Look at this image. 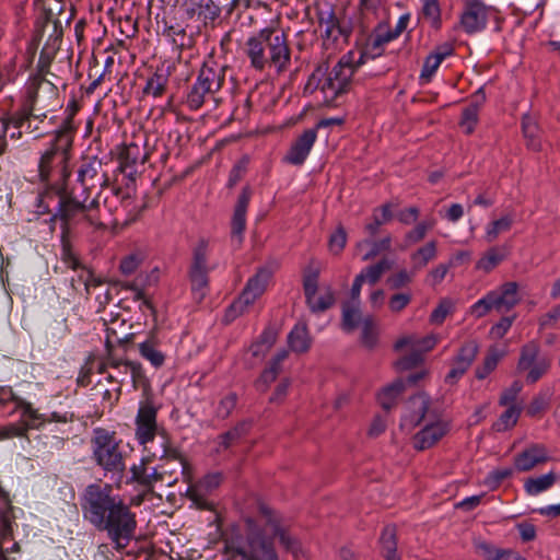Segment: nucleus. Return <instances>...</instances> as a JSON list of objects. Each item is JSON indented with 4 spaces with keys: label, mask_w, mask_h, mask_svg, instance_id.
Wrapping results in <instances>:
<instances>
[{
    "label": "nucleus",
    "mask_w": 560,
    "mask_h": 560,
    "mask_svg": "<svg viewBox=\"0 0 560 560\" xmlns=\"http://www.w3.org/2000/svg\"><path fill=\"white\" fill-rule=\"evenodd\" d=\"M210 243L206 238H199L191 249V264L189 267V280L191 289L199 298H203L208 288V273Z\"/></svg>",
    "instance_id": "9b49d317"
},
{
    "label": "nucleus",
    "mask_w": 560,
    "mask_h": 560,
    "mask_svg": "<svg viewBox=\"0 0 560 560\" xmlns=\"http://www.w3.org/2000/svg\"><path fill=\"white\" fill-rule=\"evenodd\" d=\"M61 260L69 268L77 272V278H71V287L78 290L82 284L86 294L91 293L92 288L102 287L101 279L93 276V273L83 267L77 256L68 247H63Z\"/></svg>",
    "instance_id": "dca6fc26"
},
{
    "label": "nucleus",
    "mask_w": 560,
    "mask_h": 560,
    "mask_svg": "<svg viewBox=\"0 0 560 560\" xmlns=\"http://www.w3.org/2000/svg\"><path fill=\"white\" fill-rule=\"evenodd\" d=\"M477 553L486 560H525L518 552L513 549H502L483 540L475 541Z\"/></svg>",
    "instance_id": "bb28decb"
},
{
    "label": "nucleus",
    "mask_w": 560,
    "mask_h": 560,
    "mask_svg": "<svg viewBox=\"0 0 560 560\" xmlns=\"http://www.w3.org/2000/svg\"><path fill=\"white\" fill-rule=\"evenodd\" d=\"M548 460V453L545 446L534 444L514 458V465L520 471H528L539 464Z\"/></svg>",
    "instance_id": "393cba45"
},
{
    "label": "nucleus",
    "mask_w": 560,
    "mask_h": 560,
    "mask_svg": "<svg viewBox=\"0 0 560 560\" xmlns=\"http://www.w3.org/2000/svg\"><path fill=\"white\" fill-rule=\"evenodd\" d=\"M248 162H249L248 158L243 156L241 160H238L233 165V167L230 172V175H229V180H228L229 188L234 187L243 178V176L245 175V173L247 171Z\"/></svg>",
    "instance_id": "0e129e2a"
},
{
    "label": "nucleus",
    "mask_w": 560,
    "mask_h": 560,
    "mask_svg": "<svg viewBox=\"0 0 560 560\" xmlns=\"http://www.w3.org/2000/svg\"><path fill=\"white\" fill-rule=\"evenodd\" d=\"M212 95L214 93L208 89L194 83L187 94L186 104L191 110H197L205 104L207 97Z\"/></svg>",
    "instance_id": "603ef678"
},
{
    "label": "nucleus",
    "mask_w": 560,
    "mask_h": 560,
    "mask_svg": "<svg viewBox=\"0 0 560 560\" xmlns=\"http://www.w3.org/2000/svg\"><path fill=\"white\" fill-rule=\"evenodd\" d=\"M247 527L246 540H231L226 548L237 560H280L273 542L267 537L266 527L259 528L252 518L245 521Z\"/></svg>",
    "instance_id": "423d86ee"
},
{
    "label": "nucleus",
    "mask_w": 560,
    "mask_h": 560,
    "mask_svg": "<svg viewBox=\"0 0 560 560\" xmlns=\"http://www.w3.org/2000/svg\"><path fill=\"white\" fill-rule=\"evenodd\" d=\"M362 316L358 305H346L342 310V328L346 331H352L360 324L362 325Z\"/></svg>",
    "instance_id": "5fc2aeb1"
},
{
    "label": "nucleus",
    "mask_w": 560,
    "mask_h": 560,
    "mask_svg": "<svg viewBox=\"0 0 560 560\" xmlns=\"http://www.w3.org/2000/svg\"><path fill=\"white\" fill-rule=\"evenodd\" d=\"M513 474V469L511 467H500L497 469L491 470L486 479L485 483L491 488L495 489L501 485V482L508 478H510Z\"/></svg>",
    "instance_id": "e2e57ef3"
},
{
    "label": "nucleus",
    "mask_w": 560,
    "mask_h": 560,
    "mask_svg": "<svg viewBox=\"0 0 560 560\" xmlns=\"http://www.w3.org/2000/svg\"><path fill=\"white\" fill-rule=\"evenodd\" d=\"M92 459L105 472L121 476L126 466L115 432L95 428L91 438Z\"/></svg>",
    "instance_id": "0eeeda50"
},
{
    "label": "nucleus",
    "mask_w": 560,
    "mask_h": 560,
    "mask_svg": "<svg viewBox=\"0 0 560 560\" xmlns=\"http://www.w3.org/2000/svg\"><path fill=\"white\" fill-rule=\"evenodd\" d=\"M478 351L479 346L477 341L470 340L464 343L459 349L457 355L454 358L452 362V368L447 375L445 376V381L450 384H453L459 377H462L476 359Z\"/></svg>",
    "instance_id": "a211bd4d"
},
{
    "label": "nucleus",
    "mask_w": 560,
    "mask_h": 560,
    "mask_svg": "<svg viewBox=\"0 0 560 560\" xmlns=\"http://www.w3.org/2000/svg\"><path fill=\"white\" fill-rule=\"evenodd\" d=\"M252 197V190L248 186L243 187L237 202L234 208V213L231 222V236L232 241L240 245L243 242V233L246 228V212Z\"/></svg>",
    "instance_id": "aec40b11"
},
{
    "label": "nucleus",
    "mask_w": 560,
    "mask_h": 560,
    "mask_svg": "<svg viewBox=\"0 0 560 560\" xmlns=\"http://www.w3.org/2000/svg\"><path fill=\"white\" fill-rule=\"evenodd\" d=\"M317 18L319 25L324 27V33L326 37L337 38V34H343V31L339 25V21L335 14V11L330 5H326L325 8L318 9Z\"/></svg>",
    "instance_id": "473e14b6"
},
{
    "label": "nucleus",
    "mask_w": 560,
    "mask_h": 560,
    "mask_svg": "<svg viewBox=\"0 0 560 560\" xmlns=\"http://www.w3.org/2000/svg\"><path fill=\"white\" fill-rule=\"evenodd\" d=\"M271 278L270 270L261 268L257 273L248 279L244 290L237 300H235L225 312L224 322L231 323L244 314L250 305L265 292Z\"/></svg>",
    "instance_id": "9d476101"
},
{
    "label": "nucleus",
    "mask_w": 560,
    "mask_h": 560,
    "mask_svg": "<svg viewBox=\"0 0 560 560\" xmlns=\"http://www.w3.org/2000/svg\"><path fill=\"white\" fill-rule=\"evenodd\" d=\"M225 72L226 68L224 66L210 58L203 62L195 83L215 94L224 83Z\"/></svg>",
    "instance_id": "6ab92c4d"
},
{
    "label": "nucleus",
    "mask_w": 560,
    "mask_h": 560,
    "mask_svg": "<svg viewBox=\"0 0 560 560\" xmlns=\"http://www.w3.org/2000/svg\"><path fill=\"white\" fill-rule=\"evenodd\" d=\"M222 482V475L220 472H212L206 475L195 486L188 489L189 499L202 510H211L213 504L206 495L217 489Z\"/></svg>",
    "instance_id": "f3484780"
},
{
    "label": "nucleus",
    "mask_w": 560,
    "mask_h": 560,
    "mask_svg": "<svg viewBox=\"0 0 560 560\" xmlns=\"http://www.w3.org/2000/svg\"><path fill=\"white\" fill-rule=\"evenodd\" d=\"M168 82L167 74L156 71L148 80L143 88L144 95L160 97L165 92Z\"/></svg>",
    "instance_id": "c03bdc74"
},
{
    "label": "nucleus",
    "mask_w": 560,
    "mask_h": 560,
    "mask_svg": "<svg viewBox=\"0 0 560 560\" xmlns=\"http://www.w3.org/2000/svg\"><path fill=\"white\" fill-rule=\"evenodd\" d=\"M266 530L278 539L281 547L293 557L303 555L301 541L291 534L288 523L267 506H260Z\"/></svg>",
    "instance_id": "f8f14e48"
},
{
    "label": "nucleus",
    "mask_w": 560,
    "mask_h": 560,
    "mask_svg": "<svg viewBox=\"0 0 560 560\" xmlns=\"http://www.w3.org/2000/svg\"><path fill=\"white\" fill-rule=\"evenodd\" d=\"M551 361L548 358H540L539 362L530 364V368L526 369V382L528 384H535L549 371Z\"/></svg>",
    "instance_id": "4d7b16f0"
},
{
    "label": "nucleus",
    "mask_w": 560,
    "mask_h": 560,
    "mask_svg": "<svg viewBox=\"0 0 560 560\" xmlns=\"http://www.w3.org/2000/svg\"><path fill=\"white\" fill-rule=\"evenodd\" d=\"M319 271L308 268L303 275V290L306 304L314 313L328 310L335 302L334 293L330 289L317 295Z\"/></svg>",
    "instance_id": "ddd939ff"
},
{
    "label": "nucleus",
    "mask_w": 560,
    "mask_h": 560,
    "mask_svg": "<svg viewBox=\"0 0 560 560\" xmlns=\"http://www.w3.org/2000/svg\"><path fill=\"white\" fill-rule=\"evenodd\" d=\"M103 164L96 158H91L80 165L78 170V182L80 186H90L94 188L96 185L104 187L108 183V178L102 172Z\"/></svg>",
    "instance_id": "412c9836"
},
{
    "label": "nucleus",
    "mask_w": 560,
    "mask_h": 560,
    "mask_svg": "<svg viewBox=\"0 0 560 560\" xmlns=\"http://www.w3.org/2000/svg\"><path fill=\"white\" fill-rule=\"evenodd\" d=\"M148 153L145 149L136 142L125 144L119 153L120 170L128 176L137 173V166L143 165Z\"/></svg>",
    "instance_id": "5701e85b"
},
{
    "label": "nucleus",
    "mask_w": 560,
    "mask_h": 560,
    "mask_svg": "<svg viewBox=\"0 0 560 560\" xmlns=\"http://www.w3.org/2000/svg\"><path fill=\"white\" fill-rule=\"evenodd\" d=\"M559 319L560 305H556L538 319L539 330L555 328Z\"/></svg>",
    "instance_id": "774afa93"
},
{
    "label": "nucleus",
    "mask_w": 560,
    "mask_h": 560,
    "mask_svg": "<svg viewBox=\"0 0 560 560\" xmlns=\"http://www.w3.org/2000/svg\"><path fill=\"white\" fill-rule=\"evenodd\" d=\"M112 492L109 485H89L81 497V510L85 521L106 532L116 549H124L136 535L137 518L130 505Z\"/></svg>",
    "instance_id": "f257e3e1"
},
{
    "label": "nucleus",
    "mask_w": 560,
    "mask_h": 560,
    "mask_svg": "<svg viewBox=\"0 0 560 560\" xmlns=\"http://www.w3.org/2000/svg\"><path fill=\"white\" fill-rule=\"evenodd\" d=\"M9 402H13L15 405L14 410L21 411V418H35L38 419L36 415V409L30 401L18 396L12 387L10 386H0V405L4 406Z\"/></svg>",
    "instance_id": "cd10ccee"
},
{
    "label": "nucleus",
    "mask_w": 560,
    "mask_h": 560,
    "mask_svg": "<svg viewBox=\"0 0 560 560\" xmlns=\"http://www.w3.org/2000/svg\"><path fill=\"white\" fill-rule=\"evenodd\" d=\"M63 191H56L54 187L46 186V189L37 196L36 213L46 214L51 212V207L56 205L58 210L59 198Z\"/></svg>",
    "instance_id": "ea45409f"
},
{
    "label": "nucleus",
    "mask_w": 560,
    "mask_h": 560,
    "mask_svg": "<svg viewBox=\"0 0 560 560\" xmlns=\"http://www.w3.org/2000/svg\"><path fill=\"white\" fill-rule=\"evenodd\" d=\"M430 397L418 393L410 397L404 406L400 429L411 433L418 425L423 424L412 438V445L418 451H424L435 445L450 431L447 421L432 417L430 411Z\"/></svg>",
    "instance_id": "f03ea898"
},
{
    "label": "nucleus",
    "mask_w": 560,
    "mask_h": 560,
    "mask_svg": "<svg viewBox=\"0 0 560 560\" xmlns=\"http://www.w3.org/2000/svg\"><path fill=\"white\" fill-rule=\"evenodd\" d=\"M540 347L537 341L532 340L525 343L521 348L520 352V359L517 362L516 370L518 373H524L526 369L530 368V364H535L536 362H539Z\"/></svg>",
    "instance_id": "e433bc0d"
},
{
    "label": "nucleus",
    "mask_w": 560,
    "mask_h": 560,
    "mask_svg": "<svg viewBox=\"0 0 560 560\" xmlns=\"http://www.w3.org/2000/svg\"><path fill=\"white\" fill-rule=\"evenodd\" d=\"M508 249L505 247H491L477 261L476 268L485 272L493 270L501 261L505 259Z\"/></svg>",
    "instance_id": "58836bf2"
},
{
    "label": "nucleus",
    "mask_w": 560,
    "mask_h": 560,
    "mask_svg": "<svg viewBox=\"0 0 560 560\" xmlns=\"http://www.w3.org/2000/svg\"><path fill=\"white\" fill-rule=\"evenodd\" d=\"M158 409L151 400L141 402L136 417V439L141 445L152 442L155 438Z\"/></svg>",
    "instance_id": "2eb2a0df"
},
{
    "label": "nucleus",
    "mask_w": 560,
    "mask_h": 560,
    "mask_svg": "<svg viewBox=\"0 0 560 560\" xmlns=\"http://www.w3.org/2000/svg\"><path fill=\"white\" fill-rule=\"evenodd\" d=\"M394 261L389 258H382L378 262L370 265L361 270L358 277H362L363 282L375 284L380 281L383 273L393 268Z\"/></svg>",
    "instance_id": "c9c22d12"
},
{
    "label": "nucleus",
    "mask_w": 560,
    "mask_h": 560,
    "mask_svg": "<svg viewBox=\"0 0 560 560\" xmlns=\"http://www.w3.org/2000/svg\"><path fill=\"white\" fill-rule=\"evenodd\" d=\"M522 129L525 138L527 139V145L534 151L540 150L541 144L538 139V127L536 121L529 115L523 116Z\"/></svg>",
    "instance_id": "09e8293b"
},
{
    "label": "nucleus",
    "mask_w": 560,
    "mask_h": 560,
    "mask_svg": "<svg viewBox=\"0 0 560 560\" xmlns=\"http://www.w3.org/2000/svg\"><path fill=\"white\" fill-rule=\"evenodd\" d=\"M521 409L515 405H509L508 409L500 416L499 420L494 423V429L499 432L505 431L514 427L520 417Z\"/></svg>",
    "instance_id": "6e6d98bb"
},
{
    "label": "nucleus",
    "mask_w": 560,
    "mask_h": 560,
    "mask_svg": "<svg viewBox=\"0 0 560 560\" xmlns=\"http://www.w3.org/2000/svg\"><path fill=\"white\" fill-rule=\"evenodd\" d=\"M312 343L305 323H298L288 335V345L294 352H306Z\"/></svg>",
    "instance_id": "c756f323"
},
{
    "label": "nucleus",
    "mask_w": 560,
    "mask_h": 560,
    "mask_svg": "<svg viewBox=\"0 0 560 560\" xmlns=\"http://www.w3.org/2000/svg\"><path fill=\"white\" fill-rule=\"evenodd\" d=\"M248 430V423L241 422L236 424L234 428L229 430L228 432L221 434L219 436V446L223 450L229 448L231 445H233L236 441H238L242 436H244L247 433Z\"/></svg>",
    "instance_id": "864d4df0"
},
{
    "label": "nucleus",
    "mask_w": 560,
    "mask_h": 560,
    "mask_svg": "<svg viewBox=\"0 0 560 560\" xmlns=\"http://www.w3.org/2000/svg\"><path fill=\"white\" fill-rule=\"evenodd\" d=\"M221 9L213 0H201L191 9L187 10V14L192 18L195 14L198 15L203 23L213 22L220 16Z\"/></svg>",
    "instance_id": "f704fd0d"
},
{
    "label": "nucleus",
    "mask_w": 560,
    "mask_h": 560,
    "mask_svg": "<svg viewBox=\"0 0 560 560\" xmlns=\"http://www.w3.org/2000/svg\"><path fill=\"white\" fill-rule=\"evenodd\" d=\"M505 350L498 347H490L483 362L476 369V377L485 380L491 372L494 371L499 361L505 355Z\"/></svg>",
    "instance_id": "4c0bfd02"
},
{
    "label": "nucleus",
    "mask_w": 560,
    "mask_h": 560,
    "mask_svg": "<svg viewBox=\"0 0 560 560\" xmlns=\"http://www.w3.org/2000/svg\"><path fill=\"white\" fill-rule=\"evenodd\" d=\"M520 301L518 284L514 281L505 282L475 302L469 312L475 318H481L492 310L503 314L510 312Z\"/></svg>",
    "instance_id": "6e6552de"
},
{
    "label": "nucleus",
    "mask_w": 560,
    "mask_h": 560,
    "mask_svg": "<svg viewBox=\"0 0 560 560\" xmlns=\"http://www.w3.org/2000/svg\"><path fill=\"white\" fill-rule=\"evenodd\" d=\"M15 516L9 494L0 487V538L8 540L13 537Z\"/></svg>",
    "instance_id": "a878e982"
},
{
    "label": "nucleus",
    "mask_w": 560,
    "mask_h": 560,
    "mask_svg": "<svg viewBox=\"0 0 560 560\" xmlns=\"http://www.w3.org/2000/svg\"><path fill=\"white\" fill-rule=\"evenodd\" d=\"M317 139L316 129L305 130L291 145L284 160L293 165H302Z\"/></svg>",
    "instance_id": "4be33fe9"
},
{
    "label": "nucleus",
    "mask_w": 560,
    "mask_h": 560,
    "mask_svg": "<svg viewBox=\"0 0 560 560\" xmlns=\"http://www.w3.org/2000/svg\"><path fill=\"white\" fill-rule=\"evenodd\" d=\"M35 117L33 114L19 113L10 117L0 118V155L4 153L7 149L5 133L9 125H13L15 128H21L27 122V128H31V118Z\"/></svg>",
    "instance_id": "72a5a7b5"
},
{
    "label": "nucleus",
    "mask_w": 560,
    "mask_h": 560,
    "mask_svg": "<svg viewBox=\"0 0 560 560\" xmlns=\"http://www.w3.org/2000/svg\"><path fill=\"white\" fill-rule=\"evenodd\" d=\"M556 479L553 472H548L536 478H528L524 483V489L527 494L537 495L551 488Z\"/></svg>",
    "instance_id": "79ce46f5"
},
{
    "label": "nucleus",
    "mask_w": 560,
    "mask_h": 560,
    "mask_svg": "<svg viewBox=\"0 0 560 560\" xmlns=\"http://www.w3.org/2000/svg\"><path fill=\"white\" fill-rule=\"evenodd\" d=\"M30 419L22 418V422L20 423H11L7 427H3L0 430V436L3 439L25 436L30 429H34L30 425Z\"/></svg>",
    "instance_id": "13d9d810"
},
{
    "label": "nucleus",
    "mask_w": 560,
    "mask_h": 560,
    "mask_svg": "<svg viewBox=\"0 0 560 560\" xmlns=\"http://www.w3.org/2000/svg\"><path fill=\"white\" fill-rule=\"evenodd\" d=\"M236 402L237 395L235 393H229L219 401L215 410L217 416L221 419L228 418L235 408Z\"/></svg>",
    "instance_id": "69168bd1"
},
{
    "label": "nucleus",
    "mask_w": 560,
    "mask_h": 560,
    "mask_svg": "<svg viewBox=\"0 0 560 560\" xmlns=\"http://www.w3.org/2000/svg\"><path fill=\"white\" fill-rule=\"evenodd\" d=\"M436 257V242L430 241L420 248H418L412 255L411 260L415 269H421L429 261Z\"/></svg>",
    "instance_id": "49530a36"
},
{
    "label": "nucleus",
    "mask_w": 560,
    "mask_h": 560,
    "mask_svg": "<svg viewBox=\"0 0 560 560\" xmlns=\"http://www.w3.org/2000/svg\"><path fill=\"white\" fill-rule=\"evenodd\" d=\"M362 332H361V341L362 343L372 349L377 343L378 330L377 326L374 322V318L371 315H368L362 320Z\"/></svg>",
    "instance_id": "3c124183"
},
{
    "label": "nucleus",
    "mask_w": 560,
    "mask_h": 560,
    "mask_svg": "<svg viewBox=\"0 0 560 560\" xmlns=\"http://www.w3.org/2000/svg\"><path fill=\"white\" fill-rule=\"evenodd\" d=\"M384 46L382 43H376V37L373 35L365 45V48L361 52L357 60V66H362L366 59H374L380 57L384 52Z\"/></svg>",
    "instance_id": "bf43d9fd"
},
{
    "label": "nucleus",
    "mask_w": 560,
    "mask_h": 560,
    "mask_svg": "<svg viewBox=\"0 0 560 560\" xmlns=\"http://www.w3.org/2000/svg\"><path fill=\"white\" fill-rule=\"evenodd\" d=\"M72 145L71 128L56 130L49 147L40 152L37 171L38 177L46 186L56 191H63L71 175L69 167L70 149Z\"/></svg>",
    "instance_id": "39448f33"
},
{
    "label": "nucleus",
    "mask_w": 560,
    "mask_h": 560,
    "mask_svg": "<svg viewBox=\"0 0 560 560\" xmlns=\"http://www.w3.org/2000/svg\"><path fill=\"white\" fill-rule=\"evenodd\" d=\"M422 16L431 27L438 30L441 27V7L439 0H421Z\"/></svg>",
    "instance_id": "de8ad7c7"
},
{
    "label": "nucleus",
    "mask_w": 560,
    "mask_h": 560,
    "mask_svg": "<svg viewBox=\"0 0 560 560\" xmlns=\"http://www.w3.org/2000/svg\"><path fill=\"white\" fill-rule=\"evenodd\" d=\"M490 7L480 0H466L460 14V27L467 34H475L486 28Z\"/></svg>",
    "instance_id": "4468645a"
},
{
    "label": "nucleus",
    "mask_w": 560,
    "mask_h": 560,
    "mask_svg": "<svg viewBox=\"0 0 560 560\" xmlns=\"http://www.w3.org/2000/svg\"><path fill=\"white\" fill-rule=\"evenodd\" d=\"M513 224V218L510 214L503 215L498 220L490 222L486 226L485 240L488 243L494 242L501 233L510 231Z\"/></svg>",
    "instance_id": "a18cd8bd"
},
{
    "label": "nucleus",
    "mask_w": 560,
    "mask_h": 560,
    "mask_svg": "<svg viewBox=\"0 0 560 560\" xmlns=\"http://www.w3.org/2000/svg\"><path fill=\"white\" fill-rule=\"evenodd\" d=\"M36 415L38 416V419L35 418H28L31 420L30 425L38 429L45 423L50 422H58V423H67L73 421L74 415L69 411H51L49 413H40L36 409Z\"/></svg>",
    "instance_id": "37998d69"
},
{
    "label": "nucleus",
    "mask_w": 560,
    "mask_h": 560,
    "mask_svg": "<svg viewBox=\"0 0 560 560\" xmlns=\"http://www.w3.org/2000/svg\"><path fill=\"white\" fill-rule=\"evenodd\" d=\"M392 238L386 236L380 241L364 240L358 243L357 250L362 252V261H369L383 252L390 249Z\"/></svg>",
    "instance_id": "2f4dec72"
},
{
    "label": "nucleus",
    "mask_w": 560,
    "mask_h": 560,
    "mask_svg": "<svg viewBox=\"0 0 560 560\" xmlns=\"http://www.w3.org/2000/svg\"><path fill=\"white\" fill-rule=\"evenodd\" d=\"M140 355L149 361L155 369L161 368L165 362V355L156 347L152 339H148L138 345Z\"/></svg>",
    "instance_id": "a19ab883"
},
{
    "label": "nucleus",
    "mask_w": 560,
    "mask_h": 560,
    "mask_svg": "<svg viewBox=\"0 0 560 560\" xmlns=\"http://www.w3.org/2000/svg\"><path fill=\"white\" fill-rule=\"evenodd\" d=\"M433 225L434 222H419L415 226V229H412L405 235L406 246H410L422 241L425 237L427 233L433 228Z\"/></svg>",
    "instance_id": "052dcab7"
},
{
    "label": "nucleus",
    "mask_w": 560,
    "mask_h": 560,
    "mask_svg": "<svg viewBox=\"0 0 560 560\" xmlns=\"http://www.w3.org/2000/svg\"><path fill=\"white\" fill-rule=\"evenodd\" d=\"M359 67L353 51L345 54L332 67L322 85L325 97L332 101L338 95L346 93L350 89L352 77Z\"/></svg>",
    "instance_id": "1a4fd4ad"
},
{
    "label": "nucleus",
    "mask_w": 560,
    "mask_h": 560,
    "mask_svg": "<svg viewBox=\"0 0 560 560\" xmlns=\"http://www.w3.org/2000/svg\"><path fill=\"white\" fill-rule=\"evenodd\" d=\"M250 67L259 72L275 69L280 73L291 62V51L287 36L272 27H265L250 35L243 48Z\"/></svg>",
    "instance_id": "7ed1b4c3"
},
{
    "label": "nucleus",
    "mask_w": 560,
    "mask_h": 560,
    "mask_svg": "<svg viewBox=\"0 0 560 560\" xmlns=\"http://www.w3.org/2000/svg\"><path fill=\"white\" fill-rule=\"evenodd\" d=\"M380 541H381L382 552H383L385 560H387L389 558L398 557L396 553L397 544H396L395 527L386 526L382 532Z\"/></svg>",
    "instance_id": "8fccbe9b"
},
{
    "label": "nucleus",
    "mask_w": 560,
    "mask_h": 560,
    "mask_svg": "<svg viewBox=\"0 0 560 560\" xmlns=\"http://www.w3.org/2000/svg\"><path fill=\"white\" fill-rule=\"evenodd\" d=\"M405 388L406 384L400 378L383 387L377 394V400L382 408L390 410L397 404V400L404 393Z\"/></svg>",
    "instance_id": "7c9ffc66"
},
{
    "label": "nucleus",
    "mask_w": 560,
    "mask_h": 560,
    "mask_svg": "<svg viewBox=\"0 0 560 560\" xmlns=\"http://www.w3.org/2000/svg\"><path fill=\"white\" fill-rule=\"evenodd\" d=\"M454 47L453 45L445 43L435 47V49L427 56L424 59L422 70L420 73V81L422 83H428L433 78L434 73L441 66L442 61L453 55Z\"/></svg>",
    "instance_id": "b1692460"
},
{
    "label": "nucleus",
    "mask_w": 560,
    "mask_h": 560,
    "mask_svg": "<svg viewBox=\"0 0 560 560\" xmlns=\"http://www.w3.org/2000/svg\"><path fill=\"white\" fill-rule=\"evenodd\" d=\"M91 190L90 186H81V191L73 188L69 194L62 192L58 211L50 217V222L60 221L63 233H69L77 226L104 228L98 198H91Z\"/></svg>",
    "instance_id": "20e7f679"
},
{
    "label": "nucleus",
    "mask_w": 560,
    "mask_h": 560,
    "mask_svg": "<svg viewBox=\"0 0 560 560\" xmlns=\"http://www.w3.org/2000/svg\"><path fill=\"white\" fill-rule=\"evenodd\" d=\"M478 121L479 112L469 107H465L463 109L459 126L466 135H470L475 131Z\"/></svg>",
    "instance_id": "680f3d73"
},
{
    "label": "nucleus",
    "mask_w": 560,
    "mask_h": 560,
    "mask_svg": "<svg viewBox=\"0 0 560 560\" xmlns=\"http://www.w3.org/2000/svg\"><path fill=\"white\" fill-rule=\"evenodd\" d=\"M411 299L412 296L410 293H395L388 300V307L393 313H400L410 304Z\"/></svg>",
    "instance_id": "338daca9"
},
{
    "label": "nucleus",
    "mask_w": 560,
    "mask_h": 560,
    "mask_svg": "<svg viewBox=\"0 0 560 560\" xmlns=\"http://www.w3.org/2000/svg\"><path fill=\"white\" fill-rule=\"evenodd\" d=\"M436 345V337L433 335H428L425 337H419L417 335H409L404 336L399 338L394 348L397 351H400L402 349H409V350H416L423 354L427 351H430L433 349V347Z\"/></svg>",
    "instance_id": "c85d7f7f"
}]
</instances>
